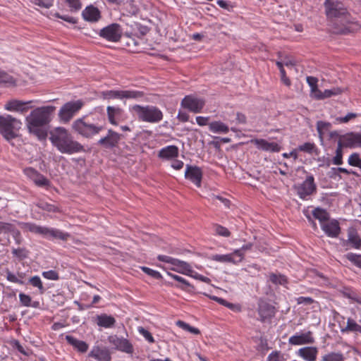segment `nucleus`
Masks as SVG:
<instances>
[{"mask_svg":"<svg viewBox=\"0 0 361 361\" xmlns=\"http://www.w3.org/2000/svg\"><path fill=\"white\" fill-rule=\"evenodd\" d=\"M55 110L56 107L54 106H44L32 110L25 119L28 131L38 140H45L48 135L47 127L51 121Z\"/></svg>","mask_w":361,"mask_h":361,"instance_id":"obj_1","label":"nucleus"},{"mask_svg":"<svg viewBox=\"0 0 361 361\" xmlns=\"http://www.w3.org/2000/svg\"><path fill=\"white\" fill-rule=\"evenodd\" d=\"M51 145L61 153L73 154L85 151L84 146L75 140L71 132L64 127L58 126L49 131Z\"/></svg>","mask_w":361,"mask_h":361,"instance_id":"obj_2","label":"nucleus"},{"mask_svg":"<svg viewBox=\"0 0 361 361\" xmlns=\"http://www.w3.org/2000/svg\"><path fill=\"white\" fill-rule=\"evenodd\" d=\"M104 129V126L92 115H85L78 118L71 124L72 131L85 139L93 138L99 135Z\"/></svg>","mask_w":361,"mask_h":361,"instance_id":"obj_3","label":"nucleus"},{"mask_svg":"<svg viewBox=\"0 0 361 361\" xmlns=\"http://www.w3.org/2000/svg\"><path fill=\"white\" fill-rule=\"evenodd\" d=\"M22 126L20 120L11 115H0V133L7 141L18 136V132Z\"/></svg>","mask_w":361,"mask_h":361,"instance_id":"obj_4","label":"nucleus"},{"mask_svg":"<svg viewBox=\"0 0 361 361\" xmlns=\"http://www.w3.org/2000/svg\"><path fill=\"white\" fill-rule=\"evenodd\" d=\"M139 121L142 122L155 123L163 119L161 111L155 106H140L135 104L131 108Z\"/></svg>","mask_w":361,"mask_h":361,"instance_id":"obj_5","label":"nucleus"},{"mask_svg":"<svg viewBox=\"0 0 361 361\" xmlns=\"http://www.w3.org/2000/svg\"><path fill=\"white\" fill-rule=\"evenodd\" d=\"M85 103L81 99L65 103L59 109L58 116L62 123H68L82 109Z\"/></svg>","mask_w":361,"mask_h":361,"instance_id":"obj_6","label":"nucleus"},{"mask_svg":"<svg viewBox=\"0 0 361 361\" xmlns=\"http://www.w3.org/2000/svg\"><path fill=\"white\" fill-rule=\"evenodd\" d=\"M102 96L104 99H137L144 96V93L134 90H112L103 91Z\"/></svg>","mask_w":361,"mask_h":361,"instance_id":"obj_7","label":"nucleus"},{"mask_svg":"<svg viewBox=\"0 0 361 361\" xmlns=\"http://www.w3.org/2000/svg\"><path fill=\"white\" fill-rule=\"evenodd\" d=\"M326 16L330 18H343L348 22L347 10L344 4L339 0H326L324 3Z\"/></svg>","mask_w":361,"mask_h":361,"instance_id":"obj_8","label":"nucleus"},{"mask_svg":"<svg viewBox=\"0 0 361 361\" xmlns=\"http://www.w3.org/2000/svg\"><path fill=\"white\" fill-rule=\"evenodd\" d=\"M99 35L109 42H117L122 36V29L119 24L112 23L100 30Z\"/></svg>","mask_w":361,"mask_h":361,"instance_id":"obj_9","label":"nucleus"},{"mask_svg":"<svg viewBox=\"0 0 361 361\" xmlns=\"http://www.w3.org/2000/svg\"><path fill=\"white\" fill-rule=\"evenodd\" d=\"M121 139V135L109 129L106 136L98 140L97 144L106 149H112L118 146Z\"/></svg>","mask_w":361,"mask_h":361,"instance_id":"obj_10","label":"nucleus"},{"mask_svg":"<svg viewBox=\"0 0 361 361\" xmlns=\"http://www.w3.org/2000/svg\"><path fill=\"white\" fill-rule=\"evenodd\" d=\"M109 341L112 344L115 348L119 351L132 354L134 351L133 345L126 338L123 337H118L116 336H111L109 337Z\"/></svg>","mask_w":361,"mask_h":361,"instance_id":"obj_11","label":"nucleus"},{"mask_svg":"<svg viewBox=\"0 0 361 361\" xmlns=\"http://www.w3.org/2000/svg\"><path fill=\"white\" fill-rule=\"evenodd\" d=\"M204 105V102L192 95L186 96L182 99V106L193 113H200Z\"/></svg>","mask_w":361,"mask_h":361,"instance_id":"obj_12","label":"nucleus"},{"mask_svg":"<svg viewBox=\"0 0 361 361\" xmlns=\"http://www.w3.org/2000/svg\"><path fill=\"white\" fill-rule=\"evenodd\" d=\"M40 235L48 239H59L66 241L70 238L68 233L63 232L62 231L54 228L42 226L40 231Z\"/></svg>","mask_w":361,"mask_h":361,"instance_id":"obj_13","label":"nucleus"},{"mask_svg":"<svg viewBox=\"0 0 361 361\" xmlns=\"http://www.w3.org/2000/svg\"><path fill=\"white\" fill-rule=\"evenodd\" d=\"M288 343L293 345L312 344L314 338L311 331L298 332L289 338Z\"/></svg>","mask_w":361,"mask_h":361,"instance_id":"obj_14","label":"nucleus"},{"mask_svg":"<svg viewBox=\"0 0 361 361\" xmlns=\"http://www.w3.org/2000/svg\"><path fill=\"white\" fill-rule=\"evenodd\" d=\"M106 114L109 123L114 126H117L119 121L126 119L125 111L119 106H108Z\"/></svg>","mask_w":361,"mask_h":361,"instance_id":"obj_15","label":"nucleus"},{"mask_svg":"<svg viewBox=\"0 0 361 361\" xmlns=\"http://www.w3.org/2000/svg\"><path fill=\"white\" fill-rule=\"evenodd\" d=\"M88 357L97 361H111V355L106 347L94 345L88 354Z\"/></svg>","mask_w":361,"mask_h":361,"instance_id":"obj_16","label":"nucleus"},{"mask_svg":"<svg viewBox=\"0 0 361 361\" xmlns=\"http://www.w3.org/2000/svg\"><path fill=\"white\" fill-rule=\"evenodd\" d=\"M315 190L316 185L312 176H307L303 183L297 188L298 194L302 199L310 195Z\"/></svg>","mask_w":361,"mask_h":361,"instance_id":"obj_17","label":"nucleus"},{"mask_svg":"<svg viewBox=\"0 0 361 361\" xmlns=\"http://www.w3.org/2000/svg\"><path fill=\"white\" fill-rule=\"evenodd\" d=\"M31 101L23 102L18 99H11L6 102L4 109L9 111H16L20 114L26 113L30 107L28 104H31Z\"/></svg>","mask_w":361,"mask_h":361,"instance_id":"obj_18","label":"nucleus"},{"mask_svg":"<svg viewBox=\"0 0 361 361\" xmlns=\"http://www.w3.org/2000/svg\"><path fill=\"white\" fill-rule=\"evenodd\" d=\"M202 176V173L199 167L187 165L185 171V178L186 179L190 180L196 186L200 187L201 185Z\"/></svg>","mask_w":361,"mask_h":361,"instance_id":"obj_19","label":"nucleus"},{"mask_svg":"<svg viewBox=\"0 0 361 361\" xmlns=\"http://www.w3.org/2000/svg\"><path fill=\"white\" fill-rule=\"evenodd\" d=\"M339 142H341L342 145L346 147H361V133H348L343 135Z\"/></svg>","mask_w":361,"mask_h":361,"instance_id":"obj_20","label":"nucleus"},{"mask_svg":"<svg viewBox=\"0 0 361 361\" xmlns=\"http://www.w3.org/2000/svg\"><path fill=\"white\" fill-rule=\"evenodd\" d=\"M252 142L260 150L270 152H279L281 147L275 142H269L264 139H255L252 140Z\"/></svg>","mask_w":361,"mask_h":361,"instance_id":"obj_21","label":"nucleus"},{"mask_svg":"<svg viewBox=\"0 0 361 361\" xmlns=\"http://www.w3.org/2000/svg\"><path fill=\"white\" fill-rule=\"evenodd\" d=\"M240 251L234 250L232 253L226 255H214L211 259L214 261L221 263H233L237 264L240 262Z\"/></svg>","mask_w":361,"mask_h":361,"instance_id":"obj_22","label":"nucleus"},{"mask_svg":"<svg viewBox=\"0 0 361 361\" xmlns=\"http://www.w3.org/2000/svg\"><path fill=\"white\" fill-rule=\"evenodd\" d=\"M82 18L90 23H97L102 18L100 11L93 5L85 7L82 12Z\"/></svg>","mask_w":361,"mask_h":361,"instance_id":"obj_23","label":"nucleus"},{"mask_svg":"<svg viewBox=\"0 0 361 361\" xmlns=\"http://www.w3.org/2000/svg\"><path fill=\"white\" fill-rule=\"evenodd\" d=\"M319 350L315 346H306L298 349L296 355L305 361H316Z\"/></svg>","mask_w":361,"mask_h":361,"instance_id":"obj_24","label":"nucleus"},{"mask_svg":"<svg viewBox=\"0 0 361 361\" xmlns=\"http://www.w3.org/2000/svg\"><path fill=\"white\" fill-rule=\"evenodd\" d=\"M179 149L178 147L169 145L161 148L158 154L159 158L171 160L178 157Z\"/></svg>","mask_w":361,"mask_h":361,"instance_id":"obj_25","label":"nucleus"},{"mask_svg":"<svg viewBox=\"0 0 361 361\" xmlns=\"http://www.w3.org/2000/svg\"><path fill=\"white\" fill-rule=\"evenodd\" d=\"M321 226L322 230L329 237L336 238L339 234L340 227L336 221H331L330 222L327 221L325 223H322Z\"/></svg>","mask_w":361,"mask_h":361,"instance_id":"obj_26","label":"nucleus"},{"mask_svg":"<svg viewBox=\"0 0 361 361\" xmlns=\"http://www.w3.org/2000/svg\"><path fill=\"white\" fill-rule=\"evenodd\" d=\"M258 311L262 321L269 319L275 314L274 307L267 302L259 304Z\"/></svg>","mask_w":361,"mask_h":361,"instance_id":"obj_27","label":"nucleus"},{"mask_svg":"<svg viewBox=\"0 0 361 361\" xmlns=\"http://www.w3.org/2000/svg\"><path fill=\"white\" fill-rule=\"evenodd\" d=\"M66 340L68 344L71 345L74 348L80 353H85L88 350V344L83 341L78 340L69 335L66 336Z\"/></svg>","mask_w":361,"mask_h":361,"instance_id":"obj_28","label":"nucleus"},{"mask_svg":"<svg viewBox=\"0 0 361 361\" xmlns=\"http://www.w3.org/2000/svg\"><path fill=\"white\" fill-rule=\"evenodd\" d=\"M347 243L353 248H361V238L355 229L350 228L348 230Z\"/></svg>","mask_w":361,"mask_h":361,"instance_id":"obj_29","label":"nucleus"},{"mask_svg":"<svg viewBox=\"0 0 361 361\" xmlns=\"http://www.w3.org/2000/svg\"><path fill=\"white\" fill-rule=\"evenodd\" d=\"M342 333L353 332L361 334V319L359 320V324L357 323L353 319L349 317L347 319L346 326L341 329Z\"/></svg>","mask_w":361,"mask_h":361,"instance_id":"obj_30","label":"nucleus"},{"mask_svg":"<svg viewBox=\"0 0 361 361\" xmlns=\"http://www.w3.org/2000/svg\"><path fill=\"white\" fill-rule=\"evenodd\" d=\"M97 320L98 326L104 328L112 327L116 323V319L112 316H109L106 314H102L97 316Z\"/></svg>","mask_w":361,"mask_h":361,"instance_id":"obj_31","label":"nucleus"},{"mask_svg":"<svg viewBox=\"0 0 361 361\" xmlns=\"http://www.w3.org/2000/svg\"><path fill=\"white\" fill-rule=\"evenodd\" d=\"M209 129L214 133H227L229 130L228 126L221 121H214L209 123Z\"/></svg>","mask_w":361,"mask_h":361,"instance_id":"obj_32","label":"nucleus"},{"mask_svg":"<svg viewBox=\"0 0 361 361\" xmlns=\"http://www.w3.org/2000/svg\"><path fill=\"white\" fill-rule=\"evenodd\" d=\"M18 225L25 232L29 231L35 234L40 235L42 226L31 222H18Z\"/></svg>","mask_w":361,"mask_h":361,"instance_id":"obj_33","label":"nucleus"},{"mask_svg":"<svg viewBox=\"0 0 361 361\" xmlns=\"http://www.w3.org/2000/svg\"><path fill=\"white\" fill-rule=\"evenodd\" d=\"M19 300L20 302L23 306L25 307H32L34 308H39V302L38 301H32V298L30 295L20 293L19 294Z\"/></svg>","mask_w":361,"mask_h":361,"instance_id":"obj_34","label":"nucleus"},{"mask_svg":"<svg viewBox=\"0 0 361 361\" xmlns=\"http://www.w3.org/2000/svg\"><path fill=\"white\" fill-rule=\"evenodd\" d=\"M321 361H345V357L342 353L329 352L322 356Z\"/></svg>","mask_w":361,"mask_h":361,"instance_id":"obj_35","label":"nucleus"},{"mask_svg":"<svg viewBox=\"0 0 361 361\" xmlns=\"http://www.w3.org/2000/svg\"><path fill=\"white\" fill-rule=\"evenodd\" d=\"M312 215L315 219L320 221L321 226L322 225V223L326 222L329 218L328 212L325 209L319 207L312 211Z\"/></svg>","mask_w":361,"mask_h":361,"instance_id":"obj_36","label":"nucleus"},{"mask_svg":"<svg viewBox=\"0 0 361 361\" xmlns=\"http://www.w3.org/2000/svg\"><path fill=\"white\" fill-rule=\"evenodd\" d=\"M36 205L38 208L47 212L57 213L61 212L60 209L57 206L47 202L40 201L37 203Z\"/></svg>","mask_w":361,"mask_h":361,"instance_id":"obj_37","label":"nucleus"},{"mask_svg":"<svg viewBox=\"0 0 361 361\" xmlns=\"http://www.w3.org/2000/svg\"><path fill=\"white\" fill-rule=\"evenodd\" d=\"M211 298L213 300L216 301L219 304H221L225 307H227L233 311L238 312L240 310V307L238 305L228 302V301H226V300H224L223 298H219L217 296H212Z\"/></svg>","mask_w":361,"mask_h":361,"instance_id":"obj_38","label":"nucleus"},{"mask_svg":"<svg viewBox=\"0 0 361 361\" xmlns=\"http://www.w3.org/2000/svg\"><path fill=\"white\" fill-rule=\"evenodd\" d=\"M344 146L342 145L341 142H338V147L336 150V155L333 158L332 162L335 165H341L343 164V147Z\"/></svg>","mask_w":361,"mask_h":361,"instance_id":"obj_39","label":"nucleus"},{"mask_svg":"<svg viewBox=\"0 0 361 361\" xmlns=\"http://www.w3.org/2000/svg\"><path fill=\"white\" fill-rule=\"evenodd\" d=\"M11 252L19 260L26 259L29 254V251L25 247L13 248Z\"/></svg>","mask_w":361,"mask_h":361,"instance_id":"obj_40","label":"nucleus"},{"mask_svg":"<svg viewBox=\"0 0 361 361\" xmlns=\"http://www.w3.org/2000/svg\"><path fill=\"white\" fill-rule=\"evenodd\" d=\"M29 283L35 288H37L40 294L45 292L41 279L38 276H34L29 279Z\"/></svg>","mask_w":361,"mask_h":361,"instance_id":"obj_41","label":"nucleus"},{"mask_svg":"<svg viewBox=\"0 0 361 361\" xmlns=\"http://www.w3.org/2000/svg\"><path fill=\"white\" fill-rule=\"evenodd\" d=\"M33 182L36 185L39 187H49L51 185V182L49 179H47L44 175L41 173H38L36 178L33 180Z\"/></svg>","mask_w":361,"mask_h":361,"instance_id":"obj_42","label":"nucleus"},{"mask_svg":"<svg viewBox=\"0 0 361 361\" xmlns=\"http://www.w3.org/2000/svg\"><path fill=\"white\" fill-rule=\"evenodd\" d=\"M14 85L15 79L13 76L5 72L4 71L0 70V85Z\"/></svg>","mask_w":361,"mask_h":361,"instance_id":"obj_43","label":"nucleus"},{"mask_svg":"<svg viewBox=\"0 0 361 361\" xmlns=\"http://www.w3.org/2000/svg\"><path fill=\"white\" fill-rule=\"evenodd\" d=\"M331 126L330 123L319 121L317 123V130L321 140H323L324 132L327 130Z\"/></svg>","mask_w":361,"mask_h":361,"instance_id":"obj_44","label":"nucleus"},{"mask_svg":"<svg viewBox=\"0 0 361 361\" xmlns=\"http://www.w3.org/2000/svg\"><path fill=\"white\" fill-rule=\"evenodd\" d=\"M269 280L274 284L285 286L287 283V278L281 274H271Z\"/></svg>","mask_w":361,"mask_h":361,"instance_id":"obj_45","label":"nucleus"},{"mask_svg":"<svg viewBox=\"0 0 361 361\" xmlns=\"http://www.w3.org/2000/svg\"><path fill=\"white\" fill-rule=\"evenodd\" d=\"M213 231L216 235L220 236L229 237L231 235V232L228 230L227 228L219 224H214L213 226Z\"/></svg>","mask_w":361,"mask_h":361,"instance_id":"obj_46","label":"nucleus"},{"mask_svg":"<svg viewBox=\"0 0 361 361\" xmlns=\"http://www.w3.org/2000/svg\"><path fill=\"white\" fill-rule=\"evenodd\" d=\"M297 150L312 154L313 152L317 150V147L313 142H305L299 145Z\"/></svg>","mask_w":361,"mask_h":361,"instance_id":"obj_47","label":"nucleus"},{"mask_svg":"<svg viewBox=\"0 0 361 361\" xmlns=\"http://www.w3.org/2000/svg\"><path fill=\"white\" fill-rule=\"evenodd\" d=\"M345 257L354 265L361 269V255L349 252L347 253Z\"/></svg>","mask_w":361,"mask_h":361,"instance_id":"obj_48","label":"nucleus"},{"mask_svg":"<svg viewBox=\"0 0 361 361\" xmlns=\"http://www.w3.org/2000/svg\"><path fill=\"white\" fill-rule=\"evenodd\" d=\"M343 294L346 298L350 299L352 301L361 305V295L355 291L348 289L343 293Z\"/></svg>","mask_w":361,"mask_h":361,"instance_id":"obj_49","label":"nucleus"},{"mask_svg":"<svg viewBox=\"0 0 361 361\" xmlns=\"http://www.w3.org/2000/svg\"><path fill=\"white\" fill-rule=\"evenodd\" d=\"M284 354L279 351H273L267 357V361H286Z\"/></svg>","mask_w":361,"mask_h":361,"instance_id":"obj_50","label":"nucleus"},{"mask_svg":"<svg viewBox=\"0 0 361 361\" xmlns=\"http://www.w3.org/2000/svg\"><path fill=\"white\" fill-rule=\"evenodd\" d=\"M5 276L6 279L11 283H16L18 285H24V282H22L20 281V279H18L17 274L11 272L10 270L6 269L5 271Z\"/></svg>","mask_w":361,"mask_h":361,"instance_id":"obj_51","label":"nucleus"},{"mask_svg":"<svg viewBox=\"0 0 361 361\" xmlns=\"http://www.w3.org/2000/svg\"><path fill=\"white\" fill-rule=\"evenodd\" d=\"M196 273L197 272L192 269L189 264L182 261V274H185L194 278Z\"/></svg>","mask_w":361,"mask_h":361,"instance_id":"obj_52","label":"nucleus"},{"mask_svg":"<svg viewBox=\"0 0 361 361\" xmlns=\"http://www.w3.org/2000/svg\"><path fill=\"white\" fill-rule=\"evenodd\" d=\"M348 164L350 166L361 167V158L357 153L352 154L348 158Z\"/></svg>","mask_w":361,"mask_h":361,"instance_id":"obj_53","label":"nucleus"},{"mask_svg":"<svg viewBox=\"0 0 361 361\" xmlns=\"http://www.w3.org/2000/svg\"><path fill=\"white\" fill-rule=\"evenodd\" d=\"M182 330L194 335H198L200 334V331L197 328L192 326L183 322H182Z\"/></svg>","mask_w":361,"mask_h":361,"instance_id":"obj_54","label":"nucleus"},{"mask_svg":"<svg viewBox=\"0 0 361 361\" xmlns=\"http://www.w3.org/2000/svg\"><path fill=\"white\" fill-rule=\"evenodd\" d=\"M141 269L145 274H147V275L152 276L154 279H159L161 278V274L159 271H156V270L152 269H150L149 267H142Z\"/></svg>","mask_w":361,"mask_h":361,"instance_id":"obj_55","label":"nucleus"},{"mask_svg":"<svg viewBox=\"0 0 361 361\" xmlns=\"http://www.w3.org/2000/svg\"><path fill=\"white\" fill-rule=\"evenodd\" d=\"M157 258L159 261L166 262L173 265L179 266L180 264V261L175 259L169 256L159 255Z\"/></svg>","mask_w":361,"mask_h":361,"instance_id":"obj_56","label":"nucleus"},{"mask_svg":"<svg viewBox=\"0 0 361 361\" xmlns=\"http://www.w3.org/2000/svg\"><path fill=\"white\" fill-rule=\"evenodd\" d=\"M42 276L44 278L49 280H58L59 279V274L54 270H49L47 271L42 272Z\"/></svg>","mask_w":361,"mask_h":361,"instance_id":"obj_57","label":"nucleus"},{"mask_svg":"<svg viewBox=\"0 0 361 361\" xmlns=\"http://www.w3.org/2000/svg\"><path fill=\"white\" fill-rule=\"evenodd\" d=\"M139 332L149 343H152L154 342V339L149 331L146 330L142 327H140L139 329Z\"/></svg>","mask_w":361,"mask_h":361,"instance_id":"obj_58","label":"nucleus"},{"mask_svg":"<svg viewBox=\"0 0 361 361\" xmlns=\"http://www.w3.org/2000/svg\"><path fill=\"white\" fill-rule=\"evenodd\" d=\"M341 93L338 88H334L332 90H325L322 93L323 99L325 98L331 97L333 95H337Z\"/></svg>","mask_w":361,"mask_h":361,"instance_id":"obj_59","label":"nucleus"},{"mask_svg":"<svg viewBox=\"0 0 361 361\" xmlns=\"http://www.w3.org/2000/svg\"><path fill=\"white\" fill-rule=\"evenodd\" d=\"M8 233L11 234L13 239L19 238L22 237L20 231L13 224H11V226H10V228L8 230Z\"/></svg>","mask_w":361,"mask_h":361,"instance_id":"obj_60","label":"nucleus"},{"mask_svg":"<svg viewBox=\"0 0 361 361\" xmlns=\"http://www.w3.org/2000/svg\"><path fill=\"white\" fill-rule=\"evenodd\" d=\"M25 173L29 178H30L33 181V180L36 178L39 172L32 168H27L25 169Z\"/></svg>","mask_w":361,"mask_h":361,"instance_id":"obj_61","label":"nucleus"},{"mask_svg":"<svg viewBox=\"0 0 361 361\" xmlns=\"http://www.w3.org/2000/svg\"><path fill=\"white\" fill-rule=\"evenodd\" d=\"M36 4L41 7L49 8L53 5L54 0H35Z\"/></svg>","mask_w":361,"mask_h":361,"instance_id":"obj_62","label":"nucleus"},{"mask_svg":"<svg viewBox=\"0 0 361 361\" xmlns=\"http://www.w3.org/2000/svg\"><path fill=\"white\" fill-rule=\"evenodd\" d=\"M11 223L0 221V235L8 234Z\"/></svg>","mask_w":361,"mask_h":361,"instance_id":"obj_63","label":"nucleus"},{"mask_svg":"<svg viewBox=\"0 0 361 361\" xmlns=\"http://www.w3.org/2000/svg\"><path fill=\"white\" fill-rule=\"evenodd\" d=\"M357 116V114L353 113H349L346 116L343 117H339L336 120L339 121L340 123H347L351 119L355 118Z\"/></svg>","mask_w":361,"mask_h":361,"instance_id":"obj_64","label":"nucleus"}]
</instances>
